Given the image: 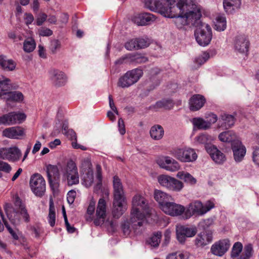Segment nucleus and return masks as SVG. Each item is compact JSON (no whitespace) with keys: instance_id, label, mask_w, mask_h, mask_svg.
<instances>
[{"instance_id":"63","label":"nucleus","mask_w":259,"mask_h":259,"mask_svg":"<svg viewBox=\"0 0 259 259\" xmlns=\"http://www.w3.org/2000/svg\"><path fill=\"white\" fill-rule=\"evenodd\" d=\"M118 130L121 135H123L125 133V125L123 120L119 118L118 121Z\"/></svg>"},{"instance_id":"58","label":"nucleus","mask_w":259,"mask_h":259,"mask_svg":"<svg viewBox=\"0 0 259 259\" xmlns=\"http://www.w3.org/2000/svg\"><path fill=\"white\" fill-rule=\"evenodd\" d=\"M206 121L208 123H209L210 127L211 124L215 123L218 120V116L216 114L210 113L206 115Z\"/></svg>"},{"instance_id":"59","label":"nucleus","mask_w":259,"mask_h":259,"mask_svg":"<svg viewBox=\"0 0 259 259\" xmlns=\"http://www.w3.org/2000/svg\"><path fill=\"white\" fill-rule=\"evenodd\" d=\"M12 169V168L9 164L0 160V171H3L5 172H9Z\"/></svg>"},{"instance_id":"3","label":"nucleus","mask_w":259,"mask_h":259,"mask_svg":"<svg viewBox=\"0 0 259 259\" xmlns=\"http://www.w3.org/2000/svg\"><path fill=\"white\" fill-rule=\"evenodd\" d=\"M161 15L168 18H174L191 10L185 0H166Z\"/></svg>"},{"instance_id":"27","label":"nucleus","mask_w":259,"mask_h":259,"mask_svg":"<svg viewBox=\"0 0 259 259\" xmlns=\"http://www.w3.org/2000/svg\"><path fill=\"white\" fill-rule=\"evenodd\" d=\"M46 172L48 181L51 186L58 182L60 178V172L58 167L49 164L47 166Z\"/></svg>"},{"instance_id":"40","label":"nucleus","mask_w":259,"mask_h":259,"mask_svg":"<svg viewBox=\"0 0 259 259\" xmlns=\"http://www.w3.org/2000/svg\"><path fill=\"white\" fill-rule=\"evenodd\" d=\"M138 227L140 226H137L135 228L133 227V224L131 222V218L130 219L129 221L128 220H125L121 224V228L123 234L126 236H127L130 234L132 230H136L138 229Z\"/></svg>"},{"instance_id":"33","label":"nucleus","mask_w":259,"mask_h":259,"mask_svg":"<svg viewBox=\"0 0 259 259\" xmlns=\"http://www.w3.org/2000/svg\"><path fill=\"white\" fill-rule=\"evenodd\" d=\"M149 133L152 139L159 140L163 138L164 131L162 126L155 124L151 127Z\"/></svg>"},{"instance_id":"12","label":"nucleus","mask_w":259,"mask_h":259,"mask_svg":"<svg viewBox=\"0 0 259 259\" xmlns=\"http://www.w3.org/2000/svg\"><path fill=\"white\" fill-rule=\"evenodd\" d=\"M26 116L24 113L20 112H11L0 116V125H11L20 124L26 119Z\"/></svg>"},{"instance_id":"62","label":"nucleus","mask_w":259,"mask_h":259,"mask_svg":"<svg viewBox=\"0 0 259 259\" xmlns=\"http://www.w3.org/2000/svg\"><path fill=\"white\" fill-rule=\"evenodd\" d=\"M91 163L89 159L84 158L82 160L81 162V168H83L84 169V171H87L89 169H92L91 168Z\"/></svg>"},{"instance_id":"25","label":"nucleus","mask_w":259,"mask_h":259,"mask_svg":"<svg viewBox=\"0 0 259 259\" xmlns=\"http://www.w3.org/2000/svg\"><path fill=\"white\" fill-rule=\"evenodd\" d=\"M113 199H126L123 187L120 179L115 176L113 180Z\"/></svg>"},{"instance_id":"51","label":"nucleus","mask_w":259,"mask_h":259,"mask_svg":"<svg viewBox=\"0 0 259 259\" xmlns=\"http://www.w3.org/2000/svg\"><path fill=\"white\" fill-rule=\"evenodd\" d=\"M209 58V55L206 52H204L201 55L196 58L195 59V63L199 66L204 63Z\"/></svg>"},{"instance_id":"23","label":"nucleus","mask_w":259,"mask_h":259,"mask_svg":"<svg viewBox=\"0 0 259 259\" xmlns=\"http://www.w3.org/2000/svg\"><path fill=\"white\" fill-rule=\"evenodd\" d=\"M234 46L236 51L245 54L248 51L249 40L245 35H238L235 39Z\"/></svg>"},{"instance_id":"57","label":"nucleus","mask_w":259,"mask_h":259,"mask_svg":"<svg viewBox=\"0 0 259 259\" xmlns=\"http://www.w3.org/2000/svg\"><path fill=\"white\" fill-rule=\"evenodd\" d=\"M137 43V42L136 41V38L132 39L127 41L125 44L124 46L127 50L132 51L135 49L136 50L138 49Z\"/></svg>"},{"instance_id":"54","label":"nucleus","mask_w":259,"mask_h":259,"mask_svg":"<svg viewBox=\"0 0 259 259\" xmlns=\"http://www.w3.org/2000/svg\"><path fill=\"white\" fill-rule=\"evenodd\" d=\"M60 47L61 44L58 40L54 39L51 41L50 46V50L52 54H55L57 50L60 48Z\"/></svg>"},{"instance_id":"55","label":"nucleus","mask_w":259,"mask_h":259,"mask_svg":"<svg viewBox=\"0 0 259 259\" xmlns=\"http://www.w3.org/2000/svg\"><path fill=\"white\" fill-rule=\"evenodd\" d=\"M253 249L251 244H248L245 247L244 254L241 259H249L252 255Z\"/></svg>"},{"instance_id":"17","label":"nucleus","mask_w":259,"mask_h":259,"mask_svg":"<svg viewBox=\"0 0 259 259\" xmlns=\"http://www.w3.org/2000/svg\"><path fill=\"white\" fill-rule=\"evenodd\" d=\"M205 148L207 152L215 163L222 164L226 161V158L225 154L214 145L206 144Z\"/></svg>"},{"instance_id":"56","label":"nucleus","mask_w":259,"mask_h":259,"mask_svg":"<svg viewBox=\"0 0 259 259\" xmlns=\"http://www.w3.org/2000/svg\"><path fill=\"white\" fill-rule=\"evenodd\" d=\"M136 41L137 42V48L138 49H143L147 47L149 45V41L147 39L143 38H136Z\"/></svg>"},{"instance_id":"14","label":"nucleus","mask_w":259,"mask_h":259,"mask_svg":"<svg viewBox=\"0 0 259 259\" xmlns=\"http://www.w3.org/2000/svg\"><path fill=\"white\" fill-rule=\"evenodd\" d=\"M161 209L166 214L171 216H179L185 212L184 206L174 202H168L162 206Z\"/></svg>"},{"instance_id":"15","label":"nucleus","mask_w":259,"mask_h":259,"mask_svg":"<svg viewBox=\"0 0 259 259\" xmlns=\"http://www.w3.org/2000/svg\"><path fill=\"white\" fill-rule=\"evenodd\" d=\"M196 233L197 230L195 228H189L182 225H178L176 227L177 239L181 243L185 242L187 237H192Z\"/></svg>"},{"instance_id":"36","label":"nucleus","mask_w":259,"mask_h":259,"mask_svg":"<svg viewBox=\"0 0 259 259\" xmlns=\"http://www.w3.org/2000/svg\"><path fill=\"white\" fill-rule=\"evenodd\" d=\"M236 135L232 131H227L221 133L219 136V139L223 142L231 143L238 140L236 139Z\"/></svg>"},{"instance_id":"49","label":"nucleus","mask_w":259,"mask_h":259,"mask_svg":"<svg viewBox=\"0 0 259 259\" xmlns=\"http://www.w3.org/2000/svg\"><path fill=\"white\" fill-rule=\"evenodd\" d=\"M257 146L252 148V159L253 163L259 166V134L257 136Z\"/></svg>"},{"instance_id":"47","label":"nucleus","mask_w":259,"mask_h":259,"mask_svg":"<svg viewBox=\"0 0 259 259\" xmlns=\"http://www.w3.org/2000/svg\"><path fill=\"white\" fill-rule=\"evenodd\" d=\"M161 236V232L155 233L147 240V242L151 246L157 247L160 242Z\"/></svg>"},{"instance_id":"41","label":"nucleus","mask_w":259,"mask_h":259,"mask_svg":"<svg viewBox=\"0 0 259 259\" xmlns=\"http://www.w3.org/2000/svg\"><path fill=\"white\" fill-rule=\"evenodd\" d=\"M243 248L242 244L239 242H237L234 243L232 248L231 257L232 259H241L242 255H240Z\"/></svg>"},{"instance_id":"21","label":"nucleus","mask_w":259,"mask_h":259,"mask_svg":"<svg viewBox=\"0 0 259 259\" xmlns=\"http://www.w3.org/2000/svg\"><path fill=\"white\" fill-rule=\"evenodd\" d=\"M156 19L155 16L149 13H143L135 15L133 21L139 26L150 25Z\"/></svg>"},{"instance_id":"10","label":"nucleus","mask_w":259,"mask_h":259,"mask_svg":"<svg viewBox=\"0 0 259 259\" xmlns=\"http://www.w3.org/2000/svg\"><path fill=\"white\" fill-rule=\"evenodd\" d=\"M30 187L36 196H42L46 191L45 180L40 174H35L30 178Z\"/></svg>"},{"instance_id":"48","label":"nucleus","mask_w":259,"mask_h":259,"mask_svg":"<svg viewBox=\"0 0 259 259\" xmlns=\"http://www.w3.org/2000/svg\"><path fill=\"white\" fill-rule=\"evenodd\" d=\"M12 85L9 78L4 76H0V90L8 91L11 89Z\"/></svg>"},{"instance_id":"35","label":"nucleus","mask_w":259,"mask_h":259,"mask_svg":"<svg viewBox=\"0 0 259 259\" xmlns=\"http://www.w3.org/2000/svg\"><path fill=\"white\" fill-rule=\"evenodd\" d=\"M0 66L6 71H13L15 69L16 63L12 60L8 59L6 56H0Z\"/></svg>"},{"instance_id":"46","label":"nucleus","mask_w":259,"mask_h":259,"mask_svg":"<svg viewBox=\"0 0 259 259\" xmlns=\"http://www.w3.org/2000/svg\"><path fill=\"white\" fill-rule=\"evenodd\" d=\"M36 47L35 40L32 38H28L23 42V50L25 52L30 53L33 51Z\"/></svg>"},{"instance_id":"8","label":"nucleus","mask_w":259,"mask_h":259,"mask_svg":"<svg viewBox=\"0 0 259 259\" xmlns=\"http://www.w3.org/2000/svg\"><path fill=\"white\" fill-rule=\"evenodd\" d=\"M143 74L142 70L139 68L127 71L119 78L118 85L122 88H128L136 83L142 77Z\"/></svg>"},{"instance_id":"38","label":"nucleus","mask_w":259,"mask_h":259,"mask_svg":"<svg viewBox=\"0 0 259 259\" xmlns=\"http://www.w3.org/2000/svg\"><path fill=\"white\" fill-rule=\"evenodd\" d=\"M214 29L219 31H224L227 25L226 17L222 15L217 16L214 21Z\"/></svg>"},{"instance_id":"53","label":"nucleus","mask_w":259,"mask_h":259,"mask_svg":"<svg viewBox=\"0 0 259 259\" xmlns=\"http://www.w3.org/2000/svg\"><path fill=\"white\" fill-rule=\"evenodd\" d=\"M188 255L186 253L178 252L168 254L166 259H188Z\"/></svg>"},{"instance_id":"29","label":"nucleus","mask_w":259,"mask_h":259,"mask_svg":"<svg viewBox=\"0 0 259 259\" xmlns=\"http://www.w3.org/2000/svg\"><path fill=\"white\" fill-rule=\"evenodd\" d=\"M212 234L208 232H203L199 234L195 240V244L197 247H203L211 242Z\"/></svg>"},{"instance_id":"7","label":"nucleus","mask_w":259,"mask_h":259,"mask_svg":"<svg viewBox=\"0 0 259 259\" xmlns=\"http://www.w3.org/2000/svg\"><path fill=\"white\" fill-rule=\"evenodd\" d=\"M158 181L161 186L171 191L180 192L184 188L182 182L168 175H160Z\"/></svg>"},{"instance_id":"30","label":"nucleus","mask_w":259,"mask_h":259,"mask_svg":"<svg viewBox=\"0 0 259 259\" xmlns=\"http://www.w3.org/2000/svg\"><path fill=\"white\" fill-rule=\"evenodd\" d=\"M205 99L202 95L196 94L193 95L189 101L190 108L192 111H197L203 107Z\"/></svg>"},{"instance_id":"28","label":"nucleus","mask_w":259,"mask_h":259,"mask_svg":"<svg viewBox=\"0 0 259 259\" xmlns=\"http://www.w3.org/2000/svg\"><path fill=\"white\" fill-rule=\"evenodd\" d=\"M166 0H145V6L152 11L161 14Z\"/></svg>"},{"instance_id":"5","label":"nucleus","mask_w":259,"mask_h":259,"mask_svg":"<svg viewBox=\"0 0 259 259\" xmlns=\"http://www.w3.org/2000/svg\"><path fill=\"white\" fill-rule=\"evenodd\" d=\"M192 10L186 12L184 14L174 17V22L178 28H181L184 26L191 24L194 26L199 18H201V14L199 9L195 5H192Z\"/></svg>"},{"instance_id":"37","label":"nucleus","mask_w":259,"mask_h":259,"mask_svg":"<svg viewBox=\"0 0 259 259\" xmlns=\"http://www.w3.org/2000/svg\"><path fill=\"white\" fill-rule=\"evenodd\" d=\"M177 177L190 185H194L197 182V180L194 177L186 171H179L177 174Z\"/></svg>"},{"instance_id":"52","label":"nucleus","mask_w":259,"mask_h":259,"mask_svg":"<svg viewBox=\"0 0 259 259\" xmlns=\"http://www.w3.org/2000/svg\"><path fill=\"white\" fill-rule=\"evenodd\" d=\"M156 105L159 108L163 107L165 109H170L173 106V104L172 101L170 100H163L157 102Z\"/></svg>"},{"instance_id":"61","label":"nucleus","mask_w":259,"mask_h":259,"mask_svg":"<svg viewBox=\"0 0 259 259\" xmlns=\"http://www.w3.org/2000/svg\"><path fill=\"white\" fill-rule=\"evenodd\" d=\"M76 194V192L73 190H71L68 192L67 199L69 204H71L73 203Z\"/></svg>"},{"instance_id":"60","label":"nucleus","mask_w":259,"mask_h":259,"mask_svg":"<svg viewBox=\"0 0 259 259\" xmlns=\"http://www.w3.org/2000/svg\"><path fill=\"white\" fill-rule=\"evenodd\" d=\"M39 34L43 36H49L53 34L52 31L47 28L41 27L38 30Z\"/></svg>"},{"instance_id":"31","label":"nucleus","mask_w":259,"mask_h":259,"mask_svg":"<svg viewBox=\"0 0 259 259\" xmlns=\"http://www.w3.org/2000/svg\"><path fill=\"white\" fill-rule=\"evenodd\" d=\"M241 4V0H223L224 9L228 14H232L239 9Z\"/></svg>"},{"instance_id":"42","label":"nucleus","mask_w":259,"mask_h":259,"mask_svg":"<svg viewBox=\"0 0 259 259\" xmlns=\"http://www.w3.org/2000/svg\"><path fill=\"white\" fill-rule=\"evenodd\" d=\"M84 172L82 177V184L86 187H89L94 182L93 170L89 169L87 171L85 170Z\"/></svg>"},{"instance_id":"1","label":"nucleus","mask_w":259,"mask_h":259,"mask_svg":"<svg viewBox=\"0 0 259 259\" xmlns=\"http://www.w3.org/2000/svg\"><path fill=\"white\" fill-rule=\"evenodd\" d=\"M152 213V210L148 205L147 200L142 196L136 195L132 199L131 211V222L133 227L142 226L145 220Z\"/></svg>"},{"instance_id":"16","label":"nucleus","mask_w":259,"mask_h":259,"mask_svg":"<svg viewBox=\"0 0 259 259\" xmlns=\"http://www.w3.org/2000/svg\"><path fill=\"white\" fill-rule=\"evenodd\" d=\"M231 148L233 153V158L235 162H241L246 154V149L240 140L234 141L231 144Z\"/></svg>"},{"instance_id":"24","label":"nucleus","mask_w":259,"mask_h":259,"mask_svg":"<svg viewBox=\"0 0 259 259\" xmlns=\"http://www.w3.org/2000/svg\"><path fill=\"white\" fill-rule=\"evenodd\" d=\"M235 121L236 118L233 115L226 113H222L218 120V126L227 130L234 126Z\"/></svg>"},{"instance_id":"43","label":"nucleus","mask_w":259,"mask_h":259,"mask_svg":"<svg viewBox=\"0 0 259 259\" xmlns=\"http://www.w3.org/2000/svg\"><path fill=\"white\" fill-rule=\"evenodd\" d=\"M127 58L129 59L130 63H143L147 62L148 59L146 57L139 54H130L127 55Z\"/></svg>"},{"instance_id":"4","label":"nucleus","mask_w":259,"mask_h":259,"mask_svg":"<svg viewBox=\"0 0 259 259\" xmlns=\"http://www.w3.org/2000/svg\"><path fill=\"white\" fill-rule=\"evenodd\" d=\"M214 207L212 201H207L204 204L200 200H194L190 203L185 210V217L186 219L194 215L202 216Z\"/></svg>"},{"instance_id":"9","label":"nucleus","mask_w":259,"mask_h":259,"mask_svg":"<svg viewBox=\"0 0 259 259\" xmlns=\"http://www.w3.org/2000/svg\"><path fill=\"white\" fill-rule=\"evenodd\" d=\"M174 156L183 162H193L197 158L195 150L190 147L177 148L173 151Z\"/></svg>"},{"instance_id":"20","label":"nucleus","mask_w":259,"mask_h":259,"mask_svg":"<svg viewBox=\"0 0 259 259\" xmlns=\"http://www.w3.org/2000/svg\"><path fill=\"white\" fill-rule=\"evenodd\" d=\"M24 135L25 131L20 126L8 127L3 130L2 132L3 137L12 139H20Z\"/></svg>"},{"instance_id":"34","label":"nucleus","mask_w":259,"mask_h":259,"mask_svg":"<svg viewBox=\"0 0 259 259\" xmlns=\"http://www.w3.org/2000/svg\"><path fill=\"white\" fill-rule=\"evenodd\" d=\"M7 160L9 161H17L21 156V151L18 147L14 146L9 148H6Z\"/></svg>"},{"instance_id":"45","label":"nucleus","mask_w":259,"mask_h":259,"mask_svg":"<svg viewBox=\"0 0 259 259\" xmlns=\"http://www.w3.org/2000/svg\"><path fill=\"white\" fill-rule=\"evenodd\" d=\"M56 214L55 208L52 200L50 201L49 213L48 215V222L51 227H54L55 224Z\"/></svg>"},{"instance_id":"6","label":"nucleus","mask_w":259,"mask_h":259,"mask_svg":"<svg viewBox=\"0 0 259 259\" xmlns=\"http://www.w3.org/2000/svg\"><path fill=\"white\" fill-rule=\"evenodd\" d=\"M195 36L198 44L201 46L208 45L212 38L211 29L210 26L201 21L200 18L196 22Z\"/></svg>"},{"instance_id":"50","label":"nucleus","mask_w":259,"mask_h":259,"mask_svg":"<svg viewBox=\"0 0 259 259\" xmlns=\"http://www.w3.org/2000/svg\"><path fill=\"white\" fill-rule=\"evenodd\" d=\"M0 215H1V217L2 218V219H3V221L4 223V224H5L6 228L8 230L9 232L11 234V235H12L13 239H14L15 240H18L19 238L18 235L16 233V232L15 231H14L12 229V228H11L10 227V226L9 225L8 222L6 221V219L4 218V214L1 210H0Z\"/></svg>"},{"instance_id":"22","label":"nucleus","mask_w":259,"mask_h":259,"mask_svg":"<svg viewBox=\"0 0 259 259\" xmlns=\"http://www.w3.org/2000/svg\"><path fill=\"white\" fill-rule=\"evenodd\" d=\"M157 163L160 167L171 172L178 171L180 168V165L178 162L168 156L164 157L163 161L158 160Z\"/></svg>"},{"instance_id":"39","label":"nucleus","mask_w":259,"mask_h":259,"mask_svg":"<svg viewBox=\"0 0 259 259\" xmlns=\"http://www.w3.org/2000/svg\"><path fill=\"white\" fill-rule=\"evenodd\" d=\"M6 96V99L8 101L15 102H21L23 100V94L19 91L9 92L3 94Z\"/></svg>"},{"instance_id":"18","label":"nucleus","mask_w":259,"mask_h":259,"mask_svg":"<svg viewBox=\"0 0 259 259\" xmlns=\"http://www.w3.org/2000/svg\"><path fill=\"white\" fill-rule=\"evenodd\" d=\"M126 199H113L112 213L114 218H119L127 209Z\"/></svg>"},{"instance_id":"32","label":"nucleus","mask_w":259,"mask_h":259,"mask_svg":"<svg viewBox=\"0 0 259 259\" xmlns=\"http://www.w3.org/2000/svg\"><path fill=\"white\" fill-rule=\"evenodd\" d=\"M154 198L159 204L160 208H162L163 204L168 203L172 199L170 195L158 190H156L154 192Z\"/></svg>"},{"instance_id":"13","label":"nucleus","mask_w":259,"mask_h":259,"mask_svg":"<svg viewBox=\"0 0 259 259\" xmlns=\"http://www.w3.org/2000/svg\"><path fill=\"white\" fill-rule=\"evenodd\" d=\"M107 212V203L104 198H100L96 211V218L94 223L96 226L102 225L105 220Z\"/></svg>"},{"instance_id":"26","label":"nucleus","mask_w":259,"mask_h":259,"mask_svg":"<svg viewBox=\"0 0 259 259\" xmlns=\"http://www.w3.org/2000/svg\"><path fill=\"white\" fill-rule=\"evenodd\" d=\"M50 77L53 83L57 87L65 84L66 78L64 73L59 70L52 69L50 71Z\"/></svg>"},{"instance_id":"64","label":"nucleus","mask_w":259,"mask_h":259,"mask_svg":"<svg viewBox=\"0 0 259 259\" xmlns=\"http://www.w3.org/2000/svg\"><path fill=\"white\" fill-rule=\"evenodd\" d=\"M47 15L45 13H41L39 14L36 19V24L38 26L42 25V24L46 20Z\"/></svg>"},{"instance_id":"44","label":"nucleus","mask_w":259,"mask_h":259,"mask_svg":"<svg viewBox=\"0 0 259 259\" xmlns=\"http://www.w3.org/2000/svg\"><path fill=\"white\" fill-rule=\"evenodd\" d=\"M192 123L195 127L199 129L207 130L210 127L209 123L207 121L201 118H194L192 120Z\"/></svg>"},{"instance_id":"11","label":"nucleus","mask_w":259,"mask_h":259,"mask_svg":"<svg viewBox=\"0 0 259 259\" xmlns=\"http://www.w3.org/2000/svg\"><path fill=\"white\" fill-rule=\"evenodd\" d=\"M64 176L67 180V185L72 186L79 182V174L75 163L72 160L67 162Z\"/></svg>"},{"instance_id":"19","label":"nucleus","mask_w":259,"mask_h":259,"mask_svg":"<svg viewBox=\"0 0 259 259\" xmlns=\"http://www.w3.org/2000/svg\"><path fill=\"white\" fill-rule=\"evenodd\" d=\"M230 246L228 239H223L215 242L211 246V252L217 256H223L228 250Z\"/></svg>"},{"instance_id":"2","label":"nucleus","mask_w":259,"mask_h":259,"mask_svg":"<svg viewBox=\"0 0 259 259\" xmlns=\"http://www.w3.org/2000/svg\"><path fill=\"white\" fill-rule=\"evenodd\" d=\"M5 210L8 218L14 225L20 223L21 218H23L26 222L29 221V215L25 206L18 196L15 197L13 205L10 204L5 205Z\"/></svg>"}]
</instances>
